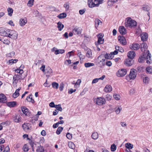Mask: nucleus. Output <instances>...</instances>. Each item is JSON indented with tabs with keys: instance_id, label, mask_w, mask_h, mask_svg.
<instances>
[{
	"instance_id": "obj_1",
	"label": "nucleus",
	"mask_w": 152,
	"mask_h": 152,
	"mask_svg": "<svg viewBox=\"0 0 152 152\" xmlns=\"http://www.w3.org/2000/svg\"><path fill=\"white\" fill-rule=\"evenodd\" d=\"M151 57V55L149 51L147 50L146 51V54L145 53H143L138 58V61L140 63H143L146 60L147 64H151L152 63Z\"/></svg>"
},
{
	"instance_id": "obj_2",
	"label": "nucleus",
	"mask_w": 152,
	"mask_h": 152,
	"mask_svg": "<svg viewBox=\"0 0 152 152\" xmlns=\"http://www.w3.org/2000/svg\"><path fill=\"white\" fill-rule=\"evenodd\" d=\"M125 26L129 28H134L137 25V22L132 20L130 17H128L125 20Z\"/></svg>"
},
{
	"instance_id": "obj_3",
	"label": "nucleus",
	"mask_w": 152,
	"mask_h": 152,
	"mask_svg": "<svg viewBox=\"0 0 152 152\" xmlns=\"http://www.w3.org/2000/svg\"><path fill=\"white\" fill-rule=\"evenodd\" d=\"M104 0H88V4L91 8L98 7L100 4H102Z\"/></svg>"
},
{
	"instance_id": "obj_4",
	"label": "nucleus",
	"mask_w": 152,
	"mask_h": 152,
	"mask_svg": "<svg viewBox=\"0 0 152 152\" xmlns=\"http://www.w3.org/2000/svg\"><path fill=\"white\" fill-rule=\"evenodd\" d=\"M7 32L6 37H8L13 39H15L17 38L18 33L16 31L7 29Z\"/></svg>"
},
{
	"instance_id": "obj_5",
	"label": "nucleus",
	"mask_w": 152,
	"mask_h": 152,
	"mask_svg": "<svg viewBox=\"0 0 152 152\" xmlns=\"http://www.w3.org/2000/svg\"><path fill=\"white\" fill-rule=\"evenodd\" d=\"M96 104L99 105H102L105 104V99L103 97H97L94 100Z\"/></svg>"
},
{
	"instance_id": "obj_6",
	"label": "nucleus",
	"mask_w": 152,
	"mask_h": 152,
	"mask_svg": "<svg viewBox=\"0 0 152 152\" xmlns=\"http://www.w3.org/2000/svg\"><path fill=\"white\" fill-rule=\"evenodd\" d=\"M136 71L137 70L134 69H131L129 75L130 80L134 79L136 78L137 75Z\"/></svg>"
},
{
	"instance_id": "obj_7",
	"label": "nucleus",
	"mask_w": 152,
	"mask_h": 152,
	"mask_svg": "<svg viewBox=\"0 0 152 152\" xmlns=\"http://www.w3.org/2000/svg\"><path fill=\"white\" fill-rule=\"evenodd\" d=\"M29 142L31 146L32 150L33 151H34L35 148L37 147V148L40 145L38 142H34L31 140H29Z\"/></svg>"
},
{
	"instance_id": "obj_8",
	"label": "nucleus",
	"mask_w": 152,
	"mask_h": 152,
	"mask_svg": "<svg viewBox=\"0 0 152 152\" xmlns=\"http://www.w3.org/2000/svg\"><path fill=\"white\" fill-rule=\"evenodd\" d=\"M134 61L132 59L129 58L126 59L124 61V64L127 66H132L134 63Z\"/></svg>"
},
{
	"instance_id": "obj_9",
	"label": "nucleus",
	"mask_w": 152,
	"mask_h": 152,
	"mask_svg": "<svg viewBox=\"0 0 152 152\" xmlns=\"http://www.w3.org/2000/svg\"><path fill=\"white\" fill-rule=\"evenodd\" d=\"M22 112L27 116H29L30 115V113L29 112V110L26 107L22 106L21 108Z\"/></svg>"
},
{
	"instance_id": "obj_10",
	"label": "nucleus",
	"mask_w": 152,
	"mask_h": 152,
	"mask_svg": "<svg viewBox=\"0 0 152 152\" xmlns=\"http://www.w3.org/2000/svg\"><path fill=\"white\" fill-rule=\"evenodd\" d=\"M22 78L21 75H15L13 77V84H16L18 82V80Z\"/></svg>"
},
{
	"instance_id": "obj_11",
	"label": "nucleus",
	"mask_w": 152,
	"mask_h": 152,
	"mask_svg": "<svg viewBox=\"0 0 152 152\" xmlns=\"http://www.w3.org/2000/svg\"><path fill=\"white\" fill-rule=\"evenodd\" d=\"M3 149L4 150L3 152H10V149L8 145L5 148L4 145L0 144V152H1Z\"/></svg>"
},
{
	"instance_id": "obj_12",
	"label": "nucleus",
	"mask_w": 152,
	"mask_h": 152,
	"mask_svg": "<svg viewBox=\"0 0 152 152\" xmlns=\"http://www.w3.org/2000/svg\"><path fill=\"white\" fill-rule=\"evenodd\" d=\"M82 29L80 27H75L72 30V32L74 34L79 35L81 33Z\"/></svg>"
},
{
	"instance_id": "obj_13",
	"label": "nucleus",
	"mask_w": 152,
	"mask_h": 152,
	"mask_svg": "<svg viewBox=\"0 0 152 152\" xmlns=\"http://www.w3.org/2000/svg\"><path fill=\"white\" fill-rule=\"evenodd\" d=\"M140 48V45L137 43H133L132 45L130 46L131 49L134 50H137L139 49Z\"/></svg>"
},
{
	"instance_id": "obj_14",
	"label": "nucleus",
	"mask_w": 152,
	"mask_h": 152,
	"mask_svg": "<svg viewBox=\"0 0 152 152\" xmlns=\"http://www.w3.org/2000/svg\"><path fill=\"white\" fill-rule=\"evenodd\" d=\"M148 46L147 44L145 42H143L140 44V49L141 51L144 52L146 49L147 48Z\"/></svg>"
},
{
	"instance_id": "obj_15",
	"label": "nucleus",
	"mask_w": 152,
	"mask_h": 152,
	"mask_svg": "<svg viewBox=\"0 0 152 152\" xmlns=\"http://www.w3.org/2000/svg\"><path fill=\"white\" fill-rule=\"evenodd\" d=\"M140 36L141 40L142 41H146L148 38V34L146 33H143L141 34Z\"/></svg>"
},
{
	"instance_id": "obj_16",
	"label": "nucleus",
	"mask_w": 152,
	"mask_h": 152,
	"mask_svg": "<svg viewBox=\"0 0 152 152\" xmlns=\"http://www.w3.org/2000/svg\"><path fill=\"white\" fill-rule=\"evenodd\" d=\"M116 74L118 77H121L124 76V69H119L116 73Z\"/></svg>"
},
{
	"instance_id": "obj_17",
	"label": "nucleus",
	"mask_w": 152,
	"mask_h": 152,
	"mask_svg": "<svg viewBox=\"0 0 152 152\" xmlns=\"http://www.w3.org/2000/svg\"><path fill=\"white\" fill-rule=\"evenodd\" d=\"M136 54L135 52L133 51H129L127 54L128 58L131 59H133L135 56Z\"/></svg>"
},
{
	"instance_id": "obj_18",
	"label": "nucleus",
	"mask_w": 152,
	"mask_h": 152,
	"mask_svg": "<svg viewBox=\"0 0 152 152\" xmlns=\"http://www.w3.org/2000/svg\"><path fill=\"white\" fill-rule=\"evenodd\" d=\"M30 127V124L29 123H24L22 125L23 129L26 132H27L29 130Z\"/></svg>"
},
{
	"instance_id": "obj_19",
	"label": "nucleus",
	"mask_w": 152,
	"mask_h": 152,
	"mask_svg": "<svg viewBox=\"0 0 152 152\" xmlns=\"http://www.w3.org/2000/svg\"><path fill=\"white\" fill-rule=\"evenodd\" d=\"M7 102L6 96L3 94H1L0 95V102L5 103Z\"/></svg>"
},
{
	"instance_id": "obj_20",
	"label": "nucleus",
	"mask_w": 152,
	"mask_h": 152,
	"mask_svg": "<svg viewBox=\"0 0 152 152\" xmlns=\"http://www.w3.org/2000/svg\"><path fill=\"white\" fill-rule=\"evenodd\" d=\"M21 118L20 116L15 115L13 117V121L16 123H19L21 121Z\"/></svg>"
},
{
	"instance_id": "obj_21",
	"label": "nucleus",
	"mask_w": 152,
	"mask_h": 152,
	"mask_svg": "<svg viewBox=\"0 0 152 152\" xmlns=\"http://www.w3.org/2000/svg\"><path fill=\"white\" fill-rule=\"evenodd\" d=\"M92 53L91 50L89 49H88L86 53V56L88 58H93Z\"/></svg>"
},
{
	"instance_id": "obj_22",
	"label": "nucleus",
	"mask_w": 152,
	"mask_h": 152,
	"mask_svg": "<svg viewBox=\"0 0 152 152\" xmlns=\"http://www.w3.org/2000/svg\"><path fill=\"white\" fill-rule=\"evenodd\" d=\"M21 89V87H20L19 88L17 89L15 92L13 94L12 96L14 98H17L19 95V91Z\"/></svg>"
},
{
	"instance_id": "obj_23",
	"label": "nucleus",
	"mask_w": 152,
	"mask_h": 152,
	"mask_svg": "<svg viewBox=\"0 0 152 152\" xmlns=\"http://www.w3.org/2000/svg\"><path fill=\"white\" fill-rule=\"evenodd\" d=\"M112 90V88L111 86L107 85L105 87L104 91L106 92H108L111 91Z\"/></svg>"
},
{
	"instance_id": "obj_24",
	"label": "nucleus",
	"mask_w": 152,
	"mask_h": 152,
	"mask_svg": "<svg viewBox=\"0 0 152 152\" xmlns=\"http://www.w3.org/2000/svg\"><path fill=\"white\" fill-rule=\"evenodd\" d=\"M99 137V135L97 132H94L92 133L91 135V137L94 140L97 139Z\"/></svg>"
},
{
	"instance_id": "obj_25",
	"label": "nucleus",
	"mask_w": 152,
	"mask_h": 152,
	"mask_svg": "<svg viewBox=\"0 0 152 152\" xmlns=\"http://www.w3.org/2000/svg\"><path fill=\"white\" fill-rule=\"evenodd\" d=\"M125 146L126 148L128 149V150H130L132 149L133 147V145L130 143H127L125 144Z\"/></svg>"
},
{
	"instance_id": "obj_26",
	"label": "nucleus",
	"mask_w": 152,
	"mask_h": 152,
	"mask_svg": "<svg viewBox=\"0 0 152 152\" xmlns=\"http://www.w3.org/2000/svg\"><path fill=\"white\" fill-rule=\"evenodd\" d=\"M7 30L5 31L2 28H0V34L1 35L4 36H6L7 34Z\"/></svg>"
},
{
	"instance_id": "obj_27",
	"label": "nucleus",
	"mask_w": 152,
	"mask_h": 152,
	"mask_svg": "<svg viewBox=\"0 0 152 152\" xmlns=\"http://www.w3.org/2000/svg\"><path fill=\"white\" fill-rule=\"evenodd\" d=\"M103 36L101 35L98 37V43L99 44H102L104 43V39H102Z\"/></svg>"
},
{
	"instance_id": "obj_28",
	"label": "nucleus",
	"mask_w": 152,
	"mask_h": 152,
	"mask_svg": "<svg viewBox=\"0 0 152 152\" xmlns=\"http://www.w3.org/2000/svg\"><path fill=\"white\" fill-rule=\"evenodd\" d=\"M16 104V102H8L7 103V105L10 107H15Z\"/></svg>"
},
{
	"instance_id": "obj_29",
	"label": "nucleus",
	"mask_w": 152,
	"mask_h": 152,
	"mask_svg": "<svg viewBox=\"0 0 152 152\" xmlns=\"http://www.w3.org/2000/svg\"><path fill=\"white\" fill-rule=\"evenodd\" d=\"M27 21L26 19H21L20 20V25L21 26H23L26 23Z\"/></svg>"
},
{
	"instance_id": "obj_30",
	"label": "nucleus",
	"mask_w": 152,
	"mask_h": 152,
	"mask_svg": "<svg viewBox=\"0 0 152 152\" xmlns=\"http://www.w3.org/2000/svg\"><path fill=\"white\" fill-rule=\"evenodd\" d=\"M102 22L98 19H96L95 21V27L97 28L100 23L102 24Z\"/></svg>"
},
{
	"instance_id": "obj_31",
	"label": "nucleus",
	"mask_w": 152,
	"mask_h": 152,
	"mask_svg": "<svg viewBox=\"0 0 152 152\" xmlns=\"http://www.w3.org/2000/svg\"><path fill=\"white\" fill-rule=\"evenodd\" d=\"M57 25V27L58 28V30L59 31H61L64 27V25L60 22H59L58 23Z\"/></svg>"
},
{
	"instance_id": "obj_32",
	"label": "nucleus",
	"mask_w": 152,
	"mask_h": 152,
	"mask_svg": "<svg viewBox=\"0 0 152 152\" xmlns=\"http://www.w3.org/2000/svg\"><path fill=\"white\" fill-rule=\"evenodd\" d=\"M77 55L79 57L80 60H83L85 58V56L82 54L81 52L79 50L77 51Z\"/></svg>"
},
{
	"instance_id": "obj_33",
	"label": "nucleus",
	"mask_w": 152,
	"mask_h": 152,
	"mask_svg": "<svg viewBox=\"0 0 152 152\" xmlns=\"http://www.w3.org/2000/svg\"><path fill=\"white\" fill-rule=\"evenodd\" d=\"M118 39L119 42L121 44L124 45V36L119 35L118 37Z\"/></svg>"
},
{
	"instance_id": "obj_34",
	"label": "nucleus",
	"mask_w": 152,
	"mask_h": 152,
	"mask_svg": "<svg viewBox=\"0 0 152 152\" xmlns=\"http://www.w3.org/2000/svg\"><path fill=\"white\" fill-rule=\"evenodd\" d=\"M66 16V14L64 13H62L58 15L57 17L60 19L64 18Z\"/></svg>"
},
{
	"instance_id": "obj_35",
	"label": "nucleus",
	"mask_w": 152,
	"mask_h": 152,
	"mask_svg": "<svg viewBox=\"0 0 152 152\" xmlns=\"http://www.w3.org/2000/svg\"><path fill=\"white\" fill-rule=\"evenodd\" d=\"M1 42H3L4 44L9 45L10 43V42L9 40L7 39H1Z\"/></svg>"
},
{
	"instance_id": "obj_36",
	"label": "nucleus",
	"mask_w": 152,
	"mask_h": 152,
	"mask_svg": "<svg viewBox=\"0 0 152 152\" xmlns=\"http://www.w3.org/2000/svg\"><path fill=\"white\" fill-rule=\"evenodd\" d=\"M37 152H44V148L43 147L40 145L37 148L36 150Z\"/></svg>"
},
{
	"instance_id": "obj_37",
	"label": "nucleus",
	"mask_w": 152,
	"mask_h": 152,
	"mask_svg": "<svg viewBox=\"0 0 152 152\" xmlns=\"http://www.w3.org/2000/svg\"><path fill=\"white\" fill-rule=\"evenodd\" d=\"M15 52L12 51L10 53H7L6 55V56L7 57H12L15 55Z\"/></svg>"
},
{
	"instance_id": "obj_38",
	"label": "nucleus",
	"mask_w": 152,
	"mask_h": 152,
	"mask_svg": "<svg viewBox=\"0 0 152 152\" xmlns=\"http://www.w3.org/2000/svg\"><path fill=\"white\" fill-rule=\"evenodd\" d=\"M26 99L28 101L31 102L32 103H34V101L32 99L31 95L27 96L26 98Z\"/></svg>"
},
{
	"instance_id": "obj_39",
	"label": "nucleus",
	"mask_w": 152,
	"mask_h": 152,
	"mask_svg": "<svg viewBox=\"0 0 152 152\" xmlns=\"http://www.w3.org/2000/svg\"><path fill=\"white\" fill-rule=\"evenodd\" d=\"M64 52V50L60 49L56 50L55 52V54L56 55H57L59 54H62Z\"/></svg>"
},
{
	"instance_id": "obj_40",
	"label": "nucleus",
	"mask_w": 152,
	"mask_h": 152,
	"mask_svg": "<svg viewBox=\"0 0 152 152\" xmlns=\"http://www.w3.org/2000/svg\"><path fill=\"white\" fill-rule=\"evenodd\" d=\"M137 69L138 72H143L144 71L145 69V67L140 66L137 67Z\"/></svg>"
},
{
	"instance_id": "obj_41",
	"label": "nucleus",
	"mask_w": 152,
	"mask_h": 152,
	"mask_svg": "<svg viewBox=\"0 0 152 152\" xmlns=\"http://www.w3.org/2000/svg\"><path fill=\"white\" fill-rule=\"evenodd\" d=\"M142 9L144 11H146L148 12L150 9V7L148 5L143 6L142 7Z\"/></svg>"
},
{
	"instance_id": "obj_42",
	"label": "nucleus",
	"mask_w": 152,
	"mask_h": 152,
	"mask_svg": "<svg viewBox=\"0 0 152 152\" xmlns=\"http://www.w3.org/2000/svg\"><path fill=\"white\" fill-rule=\"evenodd\" d=\"M115 49L116 50H118V52L119 51L121 53H122L124 52V49L121 47L116 46L115 47Z\"/></svg>"
},
{
	"instance_id": "obj_43",
	"label": "nucleus",
	"mask_w": 152,
	"mask_h": 152,
	"mask_svg": "<svg viewBox=\"0 0 152 152\" xmlns=\"http://www.w3.org/2000/svg\"><path fill=\"white\" fill-rule=\"evenodd\" d=\"M7 11L8 12V15L11 16L13 12V10L12 8L9 7L7 9Z\"/></svg>"
},
{
	"instance_id": "obj_44",
	"label": "nucleus",
	"mask_w": 152,
	"mask_h": 152,
	"mask_svg": "<svg viewBox=\"0 0 152 152\" xmlns=\"http://www.w3.org/2000/svg\"><path fill=\"white\" fill-rule=\"evenodd\" d=\"M118 0H108L107 4L108 5H113V4L117 2Z\"/></svg>"
},
{
	"instance_id": "obj_45",
	"label": "nucleus",
	"mask_w": 152,
	"mask_h": 152,
	"mask_svg": "<svg viewBox=\"0 0 152 152\" xmlns=\"http://www.w3.org/2000/svg\"><path fill=\"white\" fill-rule=\"evenodd\" d=\"M68 145L70 148L73 149L75 148V146L74 144L71 142H68Z\"/></svg>"
},
{
	"instance_id": "obj_46",
	"label": "nucleus",
	"mask_w": 152,
	"mask_h": 152,
	"mask_svg": "<svg viewBox=\"0 0 152 152\" xmlns=\"http://www.w3.org/2000/svg\"><path fill=\"white\" fill-rule=\"evenodd\" d=\"M63 129V128L61 126L59 127L58 129L57 130L56 132V133L58 135L60 134L61 132L62 131V130Z\"/></svg>"
},
{
	"instance_id": "obj_47",
	"label": "nucleus",
	"mask_w": 152,
	"mask_h": 152,
	"mask_svg": "<svg viewBox=\"0 0 152 152\" xmlns=\"http://www.w3.org/2000/svg\"><path fill=\"white\" fill-rule=\"evenodd\" d=\"M146 72L149 74H152V67L148 66L146 68Z\"/></svg>"
},
{
	"instance_id": "obj_48",
	"label": "nucleus",
	"mask_w": 152,
	"mask_h": 152,
	"mask_svg": "<svg viewBox=\"0 0 152 152\" xmlns=\"http://www.w3.org/2000/svg\"><path fill=\"white\" fill-rule=\"evenodd\" d=\"M81 83V80L80 79H78L77 82L75 83V88H77L79 86Z\"/></svg>"
},
{
	"instance_id": "obj_49",
	"label": "nucleus",
	"mask_w": 152,
	"mask_h": 152,
	"mask_svg": "<svg viewBox=\"0 0 152 152\" xmlns=\"http://www.w3.org/2000/svg\"><path fill=\"white\" fill-rule=\"evenodd\" d=\"M119 31L120 33L123 35L124 34V26H121L119 27L118 28Z\"/></svg>"
},
{
	"instance_id": "obj_50",
	"label": "nucleus",
	"mask_w": 152,
	"mask_h": 152,
	"mask_svg": "<svg viewBox=\"0 0 152 152\" xmlns=\"http://www.w3.org/2000/svg\"><path fill=\"white\" fill-rule=\"evenodd\" d=\"M57 110L60 111H62V109L61 107V105L60 104H58V105H56L55 107Z\"/></svg>"
},
{
	"instance_id": "obj_51",
	"label": "nucleus",
	"mask_w": 152,
	"mask_h": 152,
	"mask_svg": "<svg viewBox=\"0 0 152 152\" xmlns=\"http://www.w3.org/2000/svg\"><path fill=\"white\" fill-rule=\"evenodd\" d=\"M94 65V64L93 63H87L85 64V66L86 67H89L90 66H93Z\"/></svg>"
},
{
	"instance_id": "obj_52",
	"label": "nucleus",
	"mask_w": 152,
	"mask_h": 152,
	"mask_svg": "<svg viewBox=\"0 0 152 152\" xmlns=\"http://www.w3.org/2000/svg\"><path fill=\"white\" fill-rule=\"evenodd\" d=\"M52 87L54 88L57 89L58 87V83L55 82H53L52 83Z\"/></svg>"
},
{
	"instance_id": "obj_53",
	"label": "nucleus",
	"mask_w": 152,
	"mask_h": 152,
	"mask_svg": "<svg viewBox=\"0 0 152 152\" xmlns=\"http://www.w3.org/2000/svg\"><path fill=\"white\" fill-rule=\"evenodd\" d=\"M34 0H29L28 2L27 5L29 7H31L33 5Z\"/></svg>"
},
{
	"instance_id": "obj_54",
	"label": "nucleus",
	"mask_w": 152,
	"mask_h": 152,
	"mask_svg": "<svg viewBox=\"0 0 152 152\" xmlns=\"http://www.w3.org/2000/svg\"><path fill=\"white\" fill-rule=\"evenodd\" d=\"M149 80V78L148 77H145L143 79V82L146 84H148V81Z\"/></svg>"
},
{
	"instance_id": "obj_55",
	"label": "nucleus",
	"mask_w": 152,
	"mask_h": 152,
	"mask_svg": "<svg viewBox=\"0 0 152 152\" xmlns=\"http://www.w3.org/2000/svg\"><path fill=\"white\" fill-rule=\"evenodd\" d=\"M18 60L17 59H11L9 61V64L11 65H12L14 63H16Z\"/></svg>"
},
{
	"instance_id": "obj_56",
	"label": "nucleus",
	"mask_w": 152,
	"mask_h": 152,
	"mask_svg": "<svg viewBox=\"0 0 152 152\" xmlns=\"http://www.w3.org/2000/svg\"><path fill=\"white\" fill-rule=\"evenodd\" d=\"M110 148L112 151H115L116 150V145L113 144L111 145Z\"/></svg>"
},
{
	"instance_id": "obj_57",
	"label": "nucleus",
	"mask_w": 152,
	"mask_h": 152,
	"mask_svg": "<svg viewBox=\"0 0 152 152\" xmlns=\"http://www.w3.org/2000/svg\"><path fill=\"white\" fill-rule=\"evenodd\" d=\"M64 7L67 10H68L69 8V2H66L65 3L64 5Z\"/></svg>"
},
{
	"instance_id": "obj_58",
	"label": "nucleus",
	"mask_w": 152,
	"mask_h": 152,
	"mask_svg": "<svg viewBox=\"0 0 152 152\" xmlns=\"http://www.w3.org/2000/svg\"><path fill=\"white\" fill-rule=\"evenodd\" d=\"M23 150L25 152H27L28 151L29 148L28 146L26 144L23 147Z\"/></svg>"
},
{
	"instance_id": "obj_59",
	"label": "nucleus",
	"mask_w": 152,
	"mask_h": 152,
	"mask_svg": "<svg viewBox=\"0 0 152 152\" xmlns=\"http://www.w3.org/2000/svg\"><path fill=\"white\" fill-rule=\"evenodd\" d=\"M112 98V96L109 94H107L106 95V99L108 101L110 100Z\"/></svg>"
},
{
	"instance_id": "obj_60",
	"label": "nucleus",
	"mask_w": 152,
	"mask_h": 152,
	"mask_svg": "<svg viewBox=\"0 0 152 152\" xmlns=\"http://www.w3.org/2000/svg\"><path fill=\"white\" fill-rule=\"evenodd\" d=\"M114 99L116 100H118L120 99V96L118 94H115L113 95Z\"/></svg>"
},
{
	"instance_id": "obj_61",
	"label": "nucleus",
	"mask_w": 152,
	"mask_h": 152,
	"mask_svg": "<svg viewBox=\"0 0 152 152\" xmlns=\"http://www.w3.org/2000/svg\"><path fill=\"white\" fill-rule=\"evenodd\" d=\"M120 107H118L117 108H116V110H115V112L116 113L118 114H119L121 111V109L120 108Z\"/></svg>"
},
{
	"instance_id": "obj_62",
	"label": "nucleus",
	"mask_w": 152,
	"mask_h": 152,
	"mask_svg": "<svg viewBox=\"0 0 152 152\" xmlns=\"http://www.w3.org/2000/svg\"><path fill=\"white\" fill-rule=\"evenodd\" d=\"M64 87V85L63 83H61L60 85L59 90L60 91H63Z\"/></svg>"
},
{
	"instance_id": "obj_63",
	"label": "nucleus",
	"mask_w": 152,
	"mask_h": 152,
	"mask_svg": "<svg viewBox=\"0 0 152 152\" xmlns=\"http://www.w3.org/2000/svg\"><path fill=\"white\" fill-rule=\"evenodd\" d=\"M104 57L105 59H111L110 56H109V54L106 53L104 55Z\"/></svg>"
},
{
	"instance_id": "obj_64",
	"label": "nucleus",
	"mask_w": 152,
	"mask_h": 152,
	"mask_svg": "<svg viewBox=\"0 0 152 152\" xmlns=\"http://www.w3.org/2000/svg\"><path fill=\"white\" fill-rule=\"evenodd\" d=\"M45 65L44 64L42 65V67L40 68V69L43 72H44L45 71Z\"/></svg>"
}]
</instances>
